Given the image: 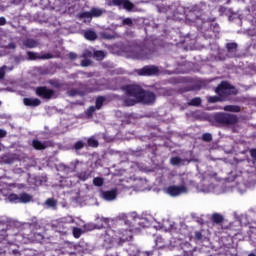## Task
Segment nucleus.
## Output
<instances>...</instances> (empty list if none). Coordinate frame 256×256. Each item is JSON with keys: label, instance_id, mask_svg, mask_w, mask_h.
I'll list each match as a JSON object with an SVG mask.
<instances>
[{"label": "nucleus", "instance_id": "nucleus-1", "mask_svg": "<svg viewBox=\"0 0 256 256\" xmlns=\"http://www.w3.org/2000/svg\"><path fill=\"white\" fill-rule=\"evenodd\" d=\"M123 91L125 93L123 101L127 107H133L136 103H143L144 105L155 103V93L145 91L137 84L124 86Z\"/></svg>", "mask_w": 256, "mask_h": 256}, {"label": "nucleus", "instance_id": "nucleus-2", "mask_svg": "<svg viewBox=\"0 0 256 256\" xmlns=\"http://www.w3.org/2000/svg\"><path fill=\"white\" fill-rule=\"evenodd\" d=\"M218 96H208V103H218V101H228L230 95H237V89L231 86L228 82H222L217 88Z\"/></svg>", "mask_w": 256, "mask_h": 256}, {"label": "nucleus", "instance_id": "nucleus-3", "mask_svg": "<svg viewBox=\"0 0 256 256\" xmlns=\"http://www.w3.org/2000/svg\"><path fill=\"white\" fill-rule=\"evenodd\" d=\"M124 53L128 59H138V60H145L151 59L153 55V51L145 46H126L124 48Z\"/></svg>", "mask_w": 256, "mask_h": 256}, {"label": "nucleus", "instance_id": "nucleus-4", "mask_svg": "<svg viewBox=\"0 0 256 256\" xmlns=\"http://www.w3.org/2000/svg\"><path fill=\"white\" fill-rule=\"evenodd\" d=\"M125 241H131V230H124L123 232H114L113 229L108 228L104 234V243L111 245L118 243L123 245Z\"/></svg>", "mask_w": 256, "mask_h": 256}, {"label": "nucleus", "instance_id": "nucleus-5", "mask_svg": "<svg viewBox=\"0 0 256 256\" xmlns=\"http://www.w3.org/2000/svg\"><path fill=\"white\" fill-rule=\"evenodd\" d=\"M73 223H75V219H73L71 216H66L56 220L52 227L57 233H60L61 235H67V233L71 231V224Z\"/></svg>", "mask_w": 256, "mask_h": 256}, {"label": "nucleus", "instance_id": "nucleus-6", "mask_svg": "<svg viewBox=\"0 0 256 256\" xmlns=\"http://www.w3.org/2000/svg\"><path fill=\"white\" fill-rule=\"evenodd\" d=\"M213 119L221 125H235L238 121L235 115L227 113H217L213 116Z\"/></svg>", "mask_w": 256, "mask_h": 256}, {"label": "nucleus", "instance_id": "nucleus-7", "mask_svg": "<svg viewBox=\"0 0 256 256\" xmlns=\"http://www.w3.org/2000/svg\"><path fill=\"white\" fill-rule=\"evenodd\" d=\"M107 7H123L126 11H133L135 4L129 0H105Z\"/></svg>", "mask_w": 256, "mask_h": 256}, {"label": "nucleus", "instance_id": "nucleus-8", "mask_svg": "<svg viewBox=\"0 0 256 256\" xmlns=\"http://www.w3.org/2000/svg\"><path fill=\"white\" fill-rule=\"evenodd\" d=\"M188 189L187 186L181 185H171L166 189V193L170 195V197H179V195H183L187 193Z\"/></svg>", "mask_w": 256, "mask_h": 256}, {"label": "nucleus", "instance_id": "nucleus-9", "mask_svg": "<svg viewBox=\"0 0 256 256\" xmlns=\"http://www.w3.org/2000/svg\"><path fill=\"white\" fill-rule=\"evenodd\" d=\"M36 95L41 99H53L55 97V91L48 89L47 87H38L36 89Z\"/></svg>", "mask_w": 256, "mask_h": 256}, {"label": "nucleus", "instance_id": "nucleus-10", "mask_svg": "<svg viewBox=\"0 0 256 256\" xmlns=\"http://www.w3.org/2000/svg\"><path fill=\"white\" fill-rule=\"evenodd\" d=\"M103 88H101L99 85L85 88L84 90H70L69 95L70 97H75V95H85L87 93H93V91H101Z\"/></svg>", "mask_w": 256, "mask_h": 256}, {"label": "nucleus", "instance_id": "nucleus-11", "mask_svg": "<svg viewBox=\"0 0 256 256\" xmlns=\"http://www.w3.org/2000/svg\"><path fill=\"white\" fill-rule=\"evenodd\" d=\"M138 75H157L159 73V68L157 66H145L137 71Z\"/></svg>", "mask_w": 256, "mask_h": 256}, {"label": "nucleus", "instance_id": "nucleus-12", "mask_svg": "<svg viewBox=\"0 0 256 256\" xmlns=\"http://www.w3.org/2000/svg\"><path fill=\"white\" fill-rule=\"evenodd\" d=\"M101 197L104 201H115L117 199V190L102 191Z\"/></svg>", "mask_w": 256, "mask_h": 256}, {"label": "nucleus", "instance_id": "nucleus-13", "mask_svg": "<svg viewBox=\"0 0 256 256\" xmlns=\"http://www.w3.org/2000/svg\"><path fill=\"white\" fill-rule=\"evenodd\" d=\"M27 57L30 61H35V59H53V55L49 53L44 54L42 57H40L38 53L31 52V51L27 52Z\"/></svg>", "mask_w": 256, "mask_h": 256}, {"label": "nucleus", "instance_id": "nucleus-14", "mask_svg": "<svg viewBox=\"0 0 256 256\" xmlns=\"http://www.w3.org/2000/svg\"><path fill=\"white\" fill-rule=\"evenodd\" d=\"M49 145H50L49 141H44V142H41L40 140L32 141V146L34 147V149L38 151H43V149H47Z\"/></svg>", "mask_w": 256, "mask_h": 256}, {"label": "nucleus", "instance_id": "nucleus-15", "mask_svg": "<svg viewBox=\"0 0 256 256\" xmlns=\"http://www.w3.org/2000/svg\"><path fill=\"white\" fill-rule=\"evenodd\" d=\"M23 103L26 107H39V105H41V100L38 98H24Z\"/></svg>", "mask_w": 256, "mask_h": 256}, {"label": "nucleus", "instance_id": "nucleus-16", "mask_svg": "<svg viewBox=\"0 0 256 256\" xmlns=\"http://www.w3.org/2000/svg\"><path fill=\"white\" fill-rule=\"evenodd\" d=\"M18 203H31V201H33V195L27 193V192H24V193H20L18 195Z\"/></svg>", "mask_w": 256, "mask_h": 256}, {"label": "nucleus", "instance_id": "nucleus-17", "mask_svg": "<svg viewBox=\"0 0 256 256\" xmlns=\"http://www.w3.org/2000/svg\"><path fill=\"white\" fill-rule=\"evenodd\" d=\"M15 162V157L13 155L4 154L0 156V165H11Z\"/></svg>", "mask_w": 256, "mask_h": 256}, {"label": "nucleus", "instance_id": "nucleus-18", "mask_svg": "<svg viewBox=\"0 0 256 256\" xmlns=\"http://www.w3.org/2000/svg\"><path fill=\"white\" fill-rule=\"evenodd\" d=\"M24 47H27L28 49H35V47L39 46V42L34 39H26L23 41Z\"/></svg>", "mask_w": 256, "mask_h": 256}, {"label": "nucleus", "instance_id": "nucleus-19", "mask_svg": "<svg viewBox=\"0 0 256 256\" xmlns=\"http://www.w3.org/2000/svg\"><path fill=\"white\" fill-rule=\"evenodd\" d=\"M13 69V66L7 65H3L2 67H0V81L5 79V73H9V71H12Z\"/></svg>", "mask_w": 256, "mask_h": 256}, {"label": "nucleus", "instance_id": "nucleus-20", "mask_svg": "<svg viewBox=\"0 0 256 256\" xmlns=\"http://www.w3.org/2000/svg\"><path fill=\"white\" fill-rule=\"evenodd\" d=\"M84 37L88 41H95V39H97V33L93 30H88L84 32Z\"/></svg>", "mask_w": 256, "mask_h": 256}, {"label": "nucleus", "instance_id": "nucleus-21", "mask_svg": "<svg viewBox=\"0 0 256 256\" xmlns=\"http://www.w3.org/2000/svg\"><path fill=\"white\" fill-rule=\"evenodd\" d=\"M85 141H87L86 147H99V141H97V139H95L94 136L88 139L85 138Z\"/></svg>", "mask_w": 256, "mask_h": 256}, {"label": "nucleus", "instance_id": "nucleus-22", "mask_svg": "<svg viewBox=\"0 0 256 256\" xmlns=\"http://www.w3.org/2000/svg\"><path fill=\"white\" fill-rule=\"evenodd\" d=\"M44 205H46V207H48V209H56L57 207V200H55V198H48Z\"/></svg>", "mask_w": 256, "mask_h": 256}, {"label": "nucleus", "instance_id": "nucleus-23", "mask_svg": "<svg viewBox=\"0 0 256 256\" xmlns=\"http://www.w3.org/2000/svg\"><path fill=\"white\" fill-rule=\"evenodd\" d=\"M76 175L80 181H87V179L91 177V173L89 171L78 172Z\"/></svg>", "mask_w": 256, "mask_h": 256}, {"label": "nucleus", "instance_id": "nucleus-24", "mask_svg": "<svg viewBox=\"0 0 256 256\" xmlns=\"http://www.w3.org/2000/svg\"><path fill=\"white\" fill-rule=\"evenodd\" d=\"M90 12L92 13V17H101L103 13H107L105 9H101V8H92Z\"/></svg>", "mask_w": 256, "mask_h": 256}, {"label": "nucleus", "instance_id": "nucleus-25", "mask_svg": "<svg viewBox=\"0 0 256 256\" xmlns=\"http://www.w3.org/2000/svg\"><path fill=\"white\" fill-rule=\"evenodd\" d=\"M223 110L229 111L231 113H239V111H241V108L235 105H227V106H224Z\"/></svg>", "mask_w": 256, "mask_h": 256}, {"label": "nucleus", "instance_id": "nucleus-26", "mask_svg": "<svg viewBox=\"0 0 256 256\" xmlns=\"http://www.w3.org/2000/svg\"><path fill=\"white\" fill-rule=\"evenodd\" d=\"M72 235L75 239H79L83 235V229L72 227Z\"/></svg>", "mask_w": 256, "mask_h": 256}, {"label": "nucleus", "instance_id": "nucleus-27", "mask_svg": "<svg viewBox=\"0 0 256 256\" xmlns=\"http://www.w3.org/2000/svg\"><path fill=\"white\" fill-rule=\"evenodd\" d=\"M93 58L97 61H103V59H105V52L101 50L95 51L93 54Z\"/></svg>", "mask_w": 256, "mask_h": 256}, {"label": "nucleus", "instance_id": "nucleus-28", "mask_svg": "<svg viewBox=\"0 0 256 256\" xmlns=\"http://www.w3.org/2000/svg\"><path fill=\"white\" fill-rule=\"evenodd\" d=\"M105 101H107V98L105 96H99L98 98H96V109H101Z\"/></svg>", "mask_w": 256, "mask_h": 256}, {"label": "nucleus", "instance_id": "nucleus-29", "mask_svg": "<svg viewBox=\"0 0 256 256\" xmlns=\"http://www.w3.org/2000/svg\"><path fill=\"white\" fill-rule=\"evenodd\" d=\"M80 19H85V21H91L93 19V15L91 10L89 12H82L79 14Z\"/></svg>", "mask_w": 256, "mask_h": 256}, {"label": "nucleus", "instance_id": "nucleus-30", "mask_svg": "<svg viewBox=\"0 0 256 256\" xmlns=\"http://www.w3.org/2000/svg\"><path fill=\"white\" fill-rule=\"evenodd\" d=\"M83 147H87V143L83 142V140H79L73 145L76 151L83 149Z\"/></svg>", "mask_w": 256, "mask_h": 256}, {"label": "nucleus", "instance_id": "nucleus-31", "mask_svg": "<svg viewBox=\"0 0 256 256\" xmlns=\"http://www.w3.org/2000/svg\"><path fill=\"white\" fill-rule=\"evenodd\" d=\"M79 165H83V162L79 161V160H74L70 163V167L72 169V171L75 173V171H78V166Z\"/></svg>", "mask_w": 256, "mask_h": 256}, {"label": "nucleus", "instance_id": "nucleus-32", "mask_svg": "<svg viewBox=\"0 0 256 256\" xmlns=\"http://www.w3.org/2000/svg\"><path fill=\"white\" fill-rule=\"evenodd\" d=\"M7 199L10 203H19V195L15 193L8 195Z\"/></svg>", "mask_w": 256, "mask_h": 256}, {"label": "nucleus", "instance_id": "nucleus-33", "mask_svg": "<svg viewBox=\"0 0 256 256\" xmlns=\"http://www.w3.org/2000/svg\"><path fill=\"white\" fill-rule=\"evenodd\" d=\"M188 105H190L192 107H199V105H201V98L196 97V98L190 100V102H188Z\"/></svg>", "mask_w": 256, "mask_h": 256}, {"label": "nucleus", "instance_id": "nucleus-34", "mask_svg": "<svg viewBox=\"0 0 256 256\" xmlns=\"http://www.w3.org/2000/svg\"><path fill=\"white\" fill-rule=\"evenodd\" d=\"M171 165L177 166V165H183V160L179 157H172L170 159Z\"/></svg>", "mask_w": 256, "mask_h": 256}, {"label": "nucleus", "instance_id": "nucleus-35", "mask_svg": "<svg viewBox=\"0 0 256 256\" xmlns=\"http://www.w3.org/2000/svg\"><path fill=\"white\" fill-rule=\"evenodd\" d=\"M212 221L214 223H223V216L221 214L215 213L212 215Z\"/></svg>", "mask_w": 256, "mask_h": 256}, {"label": "nucleus", "instance_id": "nucleus-36", "mask_svg": "<svg viewBox=\"0 0 256 256\" xmlns=\"http://www.w3.org/2000/svg\"><path fill=\"white\" fill-rule=\"evenodd\" d=\"M227 50L229 51V53H235L237 51V43H228Z\"/></svg>", "mask_w": 256, "mask_h": 256}, {"label": "nucleus", "instance_id": "nucleus-37", "mask_svg": "<svg viewBox=\"0 0 256 256\" xmlns=\"http://www.w3.org/2000/svg\"><path fill=\"white\" fill-rule=\"evenodd\" d=\"M186 19H188V21H195L197 19V15L195 14V11H189L186 14Z\"/></svg>", "mask_w": 256, "mask_h": 256}, {"label": "nucleus", "instance_id": "nucleus-38", "mask_svg": "<svg viewBox=\"0 0 256 256\" xmlns=\"http://www.w3.org/2000/svg\"><path fill=\"white\" fill-rule=\"evenodd\" d=\"M93 185H95L96 187H102L103 185V178L101 177H96L93 179Z\"/></svg>", "mask_w": 256, "mask_h": 256}, {"label": "nucleus", "instance_id": "nucleus-39", "mask_svg": "<svg viewBox=\"0 0 256 256\" xmlns=\"http://www.w3.org/2000/svg\"><path fill=\"white\" fill-rule=\"evenodd\" d=\"M194 239L195 241H205V237H203V234L200 231L194 233Z\"/></svg>", "mask_w": 256, "mask_h": 256}, {"label": "nucleus", "instance_id": "nucleus-40", "mask_svg": "<svg viewBox=\"0 0 256 256\" xmlns=\"http://www.w3.org/2000/svg\"><path fill=\"white\" fill-rule=\"evenodd\" d=\"M94 52L91 50H84V52L82 53V57L84 59H90V57H93Z\"/></svg>", "mask_w": 256, "mask_h": 256}, {"label": "nucleus", "instance_id": "nucleus-41", "mask_svg": "<svg viewBox=\"0 0 256 256\" xmlns=\"http://www.w3.org/2000/svg\"><path fill=\"white\" fill-rule=\"evenodd\" d=\"M202 140H204L206 143H210V141H213V136L209 133H204L202 135Z\"/></svg>", "mask_w": 256, "mask_h": 256}, {"label": "nucleus", "instance_id": "nucleus-42", "mask_svg": "<svg viewBox=\"0 0 256 256\" xmlns=\"http://www.w3.org/2000/svg\"><path fill=\"white\" fill-rule=\"evenodd\" d=\"M101 37H103V39H115V34L114 33L110 34L109 32H103L101 34Z\"/></svg>", "mask_w": 256, "mask_h": 256}, {"label": "nucleus", "instance_id": "nucleus-43", "mask_svg": "<svg viewBox=\"0 0 256 256\" xmlns=\"http://www.w3.org/2000/svg\"><path fill=\"white\" fill-rule=\"evenodd\" d=\"M85 231H93V229H97V226L92 223H88L84 225Z\"/></svg>", "mask_w": 256, "mask_h": 256}, {"label": "nucleus", "instance_id": "nucleus-44", "mask_svg": "<svg viewBox=\"0 0 256 256\" xmlns=\"http://www.w3.org/2000/svg\"><path fill=\"white\" fill-rule=\"evenodd\" d=\"M122 25H128V27H131V25H133V20L131 18H124Z\"/></svg>", "mask_w": 256, "mask_h": 256}, {"label": "nucleus", "instance_id": "nucleus-45", "mask_svg": "<svg viewBox=\"0 0 256 256\" xmlns=\"http://www.w3.org/2000/svg\"><path fill=\"white\" fill-rule=\"evenodd\" d=\"M167 11H169V7H167L165 5L158 6V12L159 13H167Z\"/></svg>", "mask_w": 256, "mask_h": 256}, {"label": "nucleus", "instance_id": "nucleus-46", "mask_svg": "<svg viewBox=\"0 0 256 256\" xmlns=\"http://www.w3.org/2000/svg\"><path fill=\"white\" fill-rule=\"evenodd\" d=\"M89 65H91V60H89L87 58L82 60V62H81L82 67H89Z\"/></svg>", "mask_w": 256, "mask_h": 256}, {"label": "nucleus", "instance_id": "nucleus-47", "mask_svg": "<svg viewBox=\"0 0 256 256\" xmlns=\"http://www.w3.org/2000/svg\"><path fill=\"white\" fill-rule=\"evenodd\" d=\"M38 223H37V217H33L31 219V222L29 223L30 227H37Z\"/></svg>", "mask_w": 256, "mask_h": 256}, {"label": "nucleus", "instance_id": "nucleus-48", "mask_svg": "<svg viewBox=\"0 0 256 256\" xmlns=\"http://www.w3.org/2000/svg\"><path fill=\"white\" fill-rule=\"evenodd\" d=\"M250 156L252 157L253 161H256V149L249 150Z\"/></svg>", "mask_w": 256, "mask_h": 256}, {"label": "nucleus", "instance_id": "nucleus-49", "mask_svg": "<svg viewBox=\"0 0 256 256\" xmlns=\"http://www.w3.org/2000/svg\"><path fill=\"white\" fill-rule=\"evenodd\" d=\"M97 106H91L88 108L87 113L88 115H93L94 111H96Z\"/></svg>", "mask_w": 256, "mask_h": 256}, {"label": "nucleus", "instance_id": "nucleus-50", "mask_svg": "<svg viewBox=\"0 0 256 256\" xmlns=\"http://www.w3.org/2000/svg\"><path fill=\"white\" fill-rule=\"evenodd\" d=\"M10 187H17L18 189H24L25 185L24 184H10Z\"/></svg>", "mask_w": 256, "mask_h": 256}, {"label": "nucleus", "instance_id": "nucleus-51", "mask_svg": "<svg viewBox=\"0 0 256 256\" xmlns=\"http://www.w3.org/2000/svg\"><path fill=\"white\" fill-rule=\"evenodd\" d=\"M3 137H7V131L0 129V139H3Z\"/></svg>", "mask_w": 256, "mask_h": 256}, {"label": "nucleus", "instance_id": "nucleus-52", "mask_svg": "<svg viewBox=\"0 0 256 256\" xmlns=\"http://www.w3.org/2000/svg\"><path fill=\"white\" fill-rule=\"evenodd\" d=\"M129 217H131V219H139V216L137 215V212H131L129 214Z\"/></svg>", "mask_w": 256, "mask_h": 256}, {"label": "nucleus", "instance_id": "nucleus-53", "mask_svg": "<svg viewBox=\"0 0 256 256\" xmlns=\"http://www.w3.org/2000/svg\"><path fill=\"white\" fill-rule=\"evenodd\" d=\"M7 25V19L5 17H0V26Z\"/></svg>", "mask_w": 256, "mask_h": 256}, {"label": "nucleus", "instance_id": "nucleus-54", "mask_svg": "<svg viewBox=\"0 0 256 256\" xmlns=\"http://www.w3.org/2000/svg\"><path fill=\"white\" fill-rule=\"evenodd\" d=\"M68 57H69V59H77V55L74 53V52H70L69 54H68Z\"/></svg>", "mask_w": 256, "mask_h": 256}, {"label": "nucleus", "instance_id": "nucleus-55", "mask_svg": "<svg viewBox=\"0 0 256 256\" xmlns=\"http://www.w3.org/2000/svg\"><path fill=\"white\" fill-rule=\"evenodd\" d=\"M102 223H105V225H109V219L108 218H101Z\"/></svg>", "mask_w": 256, "mask_h": 256}, {"label": "nucleus", "instance_id": "nucleus-56", "mask_svg": "<svg viewBox=\"0 0 256 256\" xmlns=\"http://www.w3.org/2000/svg\"><path fill=\"white\" fill-rule=\"evenodd\" d=\"M140 219V223H144L145 221H151V217L149 218H139Z\"/></svg>", "mask_w": 256, "mask_h": 256}, {"label": "nucleus", "instance_id": "nucleus-57", "mask_svg": "<svg viewBox=\"0 0 256 256\" xmlns=\"http://www.w3.org/2000/svg\"><path fill=\"white\" fill-rule=\"evenodd\" d=\"M15 173H23V170H22L21 168H17V169L15 170Z\"/></svg>", "mask_w": 256, "mask_h": 256}, {"label": "nucleus", "instance_id": "nucleus-58", "mask_svg": "<svg viewBox=\"0 0 256 256\" xmlns=\"http://www.w3.org/2000/svg\"><path fill=\"white\" fill-rule=\"evenodd\" d=\"M212 1V3H220L221 2V0H211Z\"/></svg>", "mask_w": 256, "mask_h": 256}, {"label": "nucleus", "instance_id": "nucleus-59", "mask_svg": "<svg viewBox=\"0 0 256 256\" xmlns=\"http://www.w3.org/2000/svg\"><path fill=\"white\" fill-rule=\"evenodd\" d=\"M153 255V252H146V256H151Z\"/></svg>", "mask_w": 256, "mask_h": 256}, {"label": "nucleus", "instance_id": "nucleus-60", "mask_svg": "<svg viewBox=\"0 0 256 256\" xmlns=\"http://www.w3.org/2000/svg\"><path fill=\"white\" fill-rule=\"evenodd\" d=\"M37 236L39 237V239H43V235L37 234Z\"/></svg>", "mask_w": 256, "mask_h": 256}, {"label": "nucleus", "instance_id": "nucleus-61", "mask_svg": "<svg viewBox=\"0 0 256 256\" xmlns=\"http://www.w3.org/2000/svg\"><path fill=\"white\" fill-rule=\"evenodd\" d=\"M10 47H11L12 49H15L14 44H10Z\"/></svg>", "mask_w": 256, "mask_h": 256}, {"label": "nucleus", "instance_id": "nucleus-62", "mask_svg": "<svg viewBox=\"0 0 256 256\" xmlns=\"http://www.w3.org/2000/svg\"><path fill=\"white\" fill-rule=\"evenodd\" d=\"M203 193H209V190H202Z\"/></svg>", "mask_w": 256, "mask_h": 256}, {"label": "nucleus", "instance_id": "nucleus-63", "mask_svg": "<svg viewBox=\"0 0 256 256\" xmlns=\"http://www.w3.org/2000/svg\"><path fill=\"white\" fill-rule=\"evenodd\" d=\"M248 256H256L255 254H253V253H250Z\"/></svg>", "mask_w": 256, "mask_h": 256}, {"label": "nucleus", "instance_id": "nucleus-64", "mask_svg": "<svg viewBox=\"0 0 256 256\" xmlns=\"http://www.w3.org/2000/svg\"><path fill=\"white\" fill-rule=\"evenodd\" d=\"M253 9H254V11H256V4H255V5H253Z\"/></svg>", "mask_w": 256, "mask_h": 256}]
</instances>
